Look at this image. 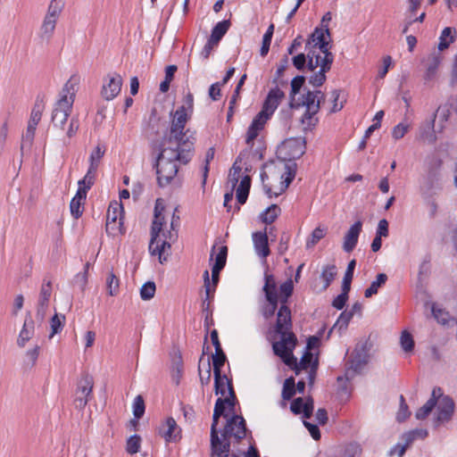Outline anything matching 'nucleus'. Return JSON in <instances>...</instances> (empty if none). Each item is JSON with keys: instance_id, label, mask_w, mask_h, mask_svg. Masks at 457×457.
Segmentation results:
<instances>
[{"instance_id": "obj_1", "label": "nucleus", "mask_w": 457, "mask_h": 457, "mask_svg": "<svg viewBox=\"0 0 457 457\" xmlns=\"http://www.w3.org/2000/svg\"><path fill=\"white\" fill-rule=\"evenodd\" d=\"M187 122L185 108L181 107L171 120L169 134L163 138L154 162L157 182L161 187L168 186L175 179L179 171L178 162L187 164L192 159L195 132L190 129H185Z\"/></svg>"}, {"instance_id": "obj_2", "label": "nucleus", "mask_w": 457, "mask_h": 457, "mask_svg": "<svg viewBox=\"0 0 457 457\" xmlns=\"http://www.w3.org/2000/svg\"><path fill=\"white\" fill-rule=\"evenodd\" d=\"M221 414L213 411L210 431V445L212 457H227L231 445H238L246 437V422L242 415L233 413L227 419L223 429H218Z\"/></svg>"}, {"instance_id": "obj_3", "label": "nucleus", "mask_w": 457, "mask_h": 457, "mask_svg": "<svg viewBox=\"0 0 457 457\" xmlns=\"http://www.w3.org/2000/svg\"><path fill=\"white\" fill-rule=\"evenodd\" d=\"M436 414L434 419V425L436 428L441 424L449 421L454 411V403L448 395H444L441 387H434L432 390L431 397L427 403L419 408L415 413L417 420H425L430 412L436 406Z\"/></svg>"}, {"instance_id": "obj_4", "label": "nucleus", "mask_w": 457, "mask_h": 457, "mask_svg": "<svg viewBox=\"0 0 457 457\" xmlns=\"http://www.w3.org/2000/svg\"><path fill=\"white\" fill-rule=\"evenodd\" d=\"M79 79L76 76H72L64 84L61 93L60 98L54 104L52 112V123L54 128L61 130L65 129V126L72 110L74 103V97L76 89L75 87L78 85Z\"/></svg>"}, {"instance_id": "obj_5", "label": "nucleus", "mask_w": 457, "mask_h": 457, "mask_svg": "<svg viewBox=\"0 0 457 457\" xmlns=\"http://www.w3.org/2000/svg\"><path fill=\"white\" fill-rule=\"evenodd\" d=\"M164 209L165 207L162 204V200L158 198L154 205V220L151 227V240L149 244V252L152 255H158L161 263H162L163 261H166V258L163 257L166 248H170V244L166 240H163L161 245L157 243L156 246H154L156 239L160 237L162 226L165 224V218L162 214Z\"/></svg>"}, {"instance_id": "obj_6", "label": "nucleus", "mask_w": 457, "mask_h": 457, "mask_svg": "<svg viewBox=\"0 0 457 457\" xmlns=\"http://www.w3.org/2000/svg\"><path fill=\"white\" fill-rule=\"evenodd\" d=\"M302 105L306 107V111L303 115L302 122L306 125L308 129L316 126L318 119L315 114L320 108V101L325 99V95L320 90L311 91L308 90L303 95Z\"/></svg>"}, {"instance_id": "obj_7", "label": "nucleus", "mask_w": 457, "mask_h": 457, "mask_svg": "<svg viewBox=\"0 0 457 457\" xmlns=\"http://www.w3.org/2000/svg\"><path fill=\"white\" fill-rule=\"evenodd\" d=\"M292 320H290L289 325L282 324V328L279 329L278 328V320H276L275 332L281 336V340L274 342L272 349L274 353L280 358L289 353V350H294L296 345L297 338L295 333L292 332Z\"/></svg>"}, {"instance_id": "obj_8", "label": "nucleus", "mask_w": 457, "mask_h": 457, "mask_svg": "<svg viewBox=\"0 0 457 457\" xmlns=\"http://www.w3.org/2000/svg\"><path fill=\"white\" fill-rule=\"evenodd\" d=\"M278 291V299H279V308L277 312V320H278V328H282L283 325H289L290 320H292L291 310L287 305L288 299L292 295L294 292V284L291 279H287L284 283H282L279 287Z\"/></svg>"}, {"instance_id": "obj_9", "label": "nucleus", "mask_w": 457, "mask_h": 457, "mask_svg": "<svg viewBox=\"0 0 457 457\" xmlns=\"http://www.w3.org/2000/svg\"><path fill=\"white\" fill-rule=\"evenodd\" d=\"M45 110V96L44 95H38L36 98L34 106L31 111L30 118L29 120V124L27 127V130L24 135H22L21 138V151L23 152V148L26 144L31 145L34 137L35 132L37 124L41 120L42 113Z\"/></svg>"}, {"instance_id": "obj_10", "label": "nucleus", "mask_w": 457, "mask_h": 457, "mask_svg": "<svg viewBox=\"0 0 457 457\" xmlns=\"http://www.w3.org/2000/svg\"><path fill=\"white\" fill-rule=\"evenodd\" d=\"M306 150L303 137H292L285 140L278 149V156L285 161H295L302 157Z\"/></svg>"}, {"instance_id": "obj_11", "label": "nucleus", "mask_w": 457, "mask_h": 457, "mask_svg": "<svg viewBox=\"0 0 457 457\" xmlns=\"http://www.w3.org/2000/svg\"><path fill=\"white\" fill-rule=\"evenodd\" d=\"M94 379L87 372L81 374L77 384L74 404L77 409L82 410L87 404L93 391Z\"/></svg>"}, {"instance_id": "obj_12", "label": "nucleus", "mask_w": 457, "mask_h": 457, "mask_svg": "<svg viewBox=\"0 0 457 457\" xmlns=\"http://www.w3.org/2000/svg\"><path fill=\"white\" fill-rule=\"evenodd\" d=\"M367 361L368 354L365 347H356L346 362L347 368L345 376L337 377V381L340 382L344 379L350 380L355 373H357L367 363Z\"/></svg>"}, {"instance_id": "obj_13", "label": "nucleus", "mask_w": 457, "mask_h": 457, "mask_svg": "<svg viewBox=\"0 0 457 457\" xmlns=\"http://www.w3.org/2000/svg\"><path fill=\"white\" fill-rule=\"evenodd\" d=\"M311 46H315L320 51L325 48H331V33L329 29H319L316 27L305 43V48H310Z\"/></svg>"}, {"instance_id": "obj_14", "label": "nucleus", "mask_w": 457, "mask_h": 457, "mask_svg": "<svg viewBox=\"0 0 457 457\" xmlns=\"http://www.w3.org/2000/svg\"><path fill=\"white\" fill-rule=\"evenodd\" d=\"M271 116L266 113V111H261L253 119L252 123L248 127L245 137V143L249 145H253V140L258 137L259 133L264 129L265 124Z\"/></svg>"}, {"instance_id": "obj_15", "label": "nucleus", "mask_w": 457, "mask_h": 457, "mask_svg": "<svg viewBox=\"0 0 457 457\" xmlns=\"http://www.w3.org/2000/svg\"><path fill=\"white\" fill-rule=\"evenodd\" d=\"M228 256V246L221 245L218 249V253L215 255V262L212 267V282L211 286L213 287L215 292L218 283L220 281V273L224 269L227 262Z\"/></svg>"}, {"instance_id": "obj_16", "label": "nucleus", "mask_w": 457, "mask_h": 457, "mask_svg": "<svg viewBox=\"0 0 457 457\" xmlns=\"http://www.w3.org/2000/svg\"><path fill=\"white\" fill-rule=\"evenodd\" d=\"M181 428L172 417L167 418L165 423L160 428V435L167 443H177L182 438Z\"/></svg>"}, {"instance_id": "obj_17", "label": "nucleus", "mask_w": 457, "mask_h": 457, "mask_svg": "<svg viewBox=\"0 0 457 457\" xmlns=\"http://www.w3.org/2000/svg\"><path fill=\"white\" fill-rule=\"evenodd\" d=\"M314 402L312 396H308L305 400L302 397L295 398L290 405L291 411L295 414L303 413L305 419L312 416Z\"/></svg>"}, {"instance_id": "obj_18", "label": "nucleus", "mask_w": 457, "mask_h": 457, "mask_svg": "<svg viewBox=\"0 0 457 457\" xmlns=\"http://www.w3.org/2000/svg\"><path fill=\"white\" fill-rule=\"evenodd\" d=\"M362 229V221L354 222L344 237L343 249L346 253H351L358 243L359 235Z\"/></svg>"}, {"instance_id": "obj_19", "label": "nucleus", "mask_w": 457, "mask_h": 457, "mask_svg": "<svg viewBox=\"0 0 457 457\" xmlns=\"http://www.w3.org/2000/svg\"><path fill=\"white\" fill-rule=\"evenodd\" d=\"M284 97L285 93L278 86L271 88L267 95L261 111H266V113L271 116Z\"/></svg>"}, {"instance_id": "obj_20", "label": "nucleus", "mask_w": 457, "mask_h": 457, "mask_svg": "<svg viewBox=\"0 0 457 457\" xmlns=\"http://www.w3.org/2000/svg\"><path fill=\"white\" fill-rule=\"evenodd\" d=\"M121 85L122 79L120 75L115 74L112 77H109L108 83H104L103 85L101 91L102 96L107 101L112 100L120 92Z\"/></svg>"}, {"instance_id": "obj_21", "label": "nucleus", "mask_w": 457, "mask_h": 457, "mask_svg": "<svg viewBox=\"0 0 457 457\" xmlns=\"http://www.w3.org/2000/svg\"><path fill=\"white\" fill-rule=\"evenodd\" d=\"M35 333V322L31 317L30 312H28L25 316V320L21 330L17 338V345L19 347L23 348L26 344L32 338Z\"/></svg>"}, {"instance_id": "obj_22", "label": "nucleus", "mask_w": 457, "mask_h": 457, "mask_svg": "<svg viewBox=\"0 0 457 457\" xmlns=\"http://www.w3.org/2000/svg\"><path fill=\"white\" fill-rule=\"evenodd\" d=\"M253 242L254 249L260 256L266 258L270 255L269 238L267 236V228L264 231H256L253 233Z\"/></svg>"}, {"instance_id": "obj_23", "label": "nucleus", "mask_w": 457, "mask_h": 457, "mask_svg": "<svg viewBox=\"0 0 457 457\" xmlns=\"http://www.w3.org/2000/svg\"><path fill=\"white\" fill-rule=\"evenodd\" d=\"M87 194V192H86L85 189L78 188L75 196L71 199L70 210L74 219H79L82 215Z\"/></svg>"}, {"instance_id": "obj_24", "label": "nucleus", "mask_w": 457, "mask_h": 457, "mask_svg": "<svg viewBox=\"0 0 457 457\" xmlns=\"http://www.w3.org/2000/svg\"><path fill=\"white\" fill-rule=\"evenodd\" d=\"M278 297H265V302L261 305L260 312L265 320H270L278 311Z\"/></svg>"}, {"instance_id": "obj_25", "label": "nucleus", "mask_w": 457, "mask_h": 457, "mask_svg": "<svg viewBox=\"0 0 457 457\" xmlns=\"http://www.w3.org/2000/svg\"><path fill=\"white\" fill-rule=\"evenodd\" d=\"M57 21L44 17L43 22L40 26L38 37L42 41L49 42L52 38L56 27Z\"/></svg>"}, {"instance_id": "obj_26", "label": "nucleus", "mask_w": 457, "mask_h": 457, "mask_svg": "<svg viewBox=\"0 0 457 457\" xmlns=\"http://www.w3.org/2000/svg\"><path fill=\"white\" fill-rule=\"evenodd\" d=\"M264 297H278V286L274 275L264 273V285L262 287Z\"/></svg>"}, {"instance_id": "obj_27", "label": "nucleus", "mask_w": 457, "mask_h": 457, "mask_svg": "<svg viewBox=\"0 0 457 457\" xmlns=\"http://www.w3.org/2000/svg\"><path fill=\"white\" fill-rule=\"evenodd\" d=\"M250 187H251V178H250V176L246 175L242 178L240 184L237 189L236 197H237V201L238 204H245V202L248 198Z\"/></svg>"}, {"instance_id": "obj_28", "label": "nucleus", "mask_w": 457, "mask_h": 457, "mask_svg": "<svg viewBox=\"0 0 457 457\" xmlns=\"http://www.w3.org/2000/svg\"><path fill=\"white\" fill-rule=\"evenodd\" d=\"M230 25L231 23L229 20H224L222 21L218 22L212 29V33L210 36L212 42L219 44L221 38L228 30Z\"/></svg>"}, {"instance_id": "obj_29", "label": "nucleus", "mask_w": 457, "mask_h": 457, "mask_svg": "<svg viewBox=\"0 0 457 457\" xmlns=\"http://www.w3.org/2000/svg\"><path fill=\"white\" fill-rule=\"evenodd\" d=\"M337 274V266L335 264H328L322 267L320 278L324 282L323 290H327L334 281Z\"/></svg>"}, {"instance_id": "obj_30", "label": "nucleus", "mask_w": 457, "mask_h": 457, "mask_svg": "<svg viewBox=\"0 0 457 457\" xmlns=\"http://www.w3.org/2000/svg\"><path fill=\"white\" fill-rule=\"evenodd\" d=\"M97 169L98 168L94 164L89 165L85 177L79 181V189H85V191L87 192L91 188L96 180Z\"/></svg>"}, {"instance_id": "obj_31", "label": "nucleus", "mask_w": 457, "mask_h": 457, "mask_svg": "<svg viewBox=\"0 0 457 457\" xmlns=\"http://www.w3.org/2000/svg\"><path fill=\"white\" fill-rule=\"evenodd\" d=\"M79 128V120L78 117H71L69 123L66 124L65 129V137L62 139L63 145L65 146L69 145L71 143V139L76 136Z\"/></svg>"}, {"instance_id": "obj_32", "label": "nucleus", "mask_w": 457, "mask_h": 457, "mask_svg": "<svg viewBox=\"0 0 457 457\" xmlns=\"http://www.w3.org/2000/svg\"><path fill=\"white\" fill-rule=\"evenodd\" d=\"M281 209L278 204H271L260 215L262 221L267 225L273 223L280 214Z\"/></svg>"}, {"instance_id": "obj_33", "label": "nucleus", "mask_w": 457, "mask_h": 457, "mask_svg": "<svg viewBox=\"0 0 457 457\" xmlns=\"http://www.w3.org/2000/svg\"><path fill=\"white\" fill-rule=\"evenodd\" d=\"M386 274L378 273L376 277V280L372 281L370 286L365 290L364 296L366 298H370L373 295H376L378 289L386 284Z\"/></svg>"}, {"instance_id": "obj_34", "label": "nucleus", "mask_w": 457, "mask_h": 457, "mask_svg": "<svg viewBox=\"0 0 457 457\" xmlns=\"http://www.w3.org/2000/svg\"><path fill=\"white\" fill-rule=\"evenodd\" d=\"M305 82V77L303 75L295 76L291 81V91H290V105L292 108L299 107L300 104H294L295 96L300 92Z\"/></svg>"}, {"instance_id": "obj_35", "label": "nucleus", "mask_w": 457, "mask_h": 457, "mask_svg": "<svg viewBox=\"0 0 457 457\" xmlns=\"http://www.w3.org/2000/svg\"><path fill=\"white\" fill-rule=\"evenodd\" d=\"M106 288L108 295L111 296H116L120 292V278L112 270L107 273Z\"/></svg>"}, {"instance_id": "obj_36", "label": "nucleus", "mask_w": 457, "mask_h": 457, "mask_svg": "<svg viewBox=\"0 0 457 457\" xmlns=\"http://www.w3.org/2000/svg\"><path fill=\"white\" fill-rule=\"evenodd\" d=\"M123 207L120 204L117 202L112 203L109 205L107 214H106V221H112L113 223L119 222L120 218H122Z\"/></svg>"}, {"instance_id": "obj_37", "label": "nucleus", "mask_w": 457, "mask_h": 457, "mask_svg": "<svg viewBox=\"0 0 457 457\" xmlns=\"http://www.w3.org/2000/svg\"><path fill=\"white\" fill-rule=\"evenodd\" d=\"M326 234L327 228H325L317 227L316 228H314L311 236L306 240V248H313L319 243L320 240L325 237Z\"/></svg>"}, {"instance_id": "obj_38", "label": "nucleus", "mask_w": 457, "mask_h": 457, "mask_svg": "<svg viewBox=\"0 0 457 457\" xmlns=\"http://www.w3.org/2000/svg\"><path fill=\"white\" fill-rule=\"evenodd\" d=\"M63 5L64 4L62 0H51L45 17L58 21V18L63 9Z\"/></svg>"}, {"instance_id": "obj_39", "label": "nucleus", "mask_w": 457, "mask_h": 457, "mask_svg": "<svg viewBox=\"0 0 457 457\" xmlns=\"http://www.w3.org/2000/svg\"><path fill=\"white\" fill-rule=\"evenodd\" d=\"M51 295H52V282L50 280L46 281V279H44L43 284L41 286L37 303H40V305H44V304L49 305Z\"/></svg>"}, {"instance_id": "obj_40", "label": "nucleus", "mask_w": 457, "mask_h": 457, "mask_svg": "<svg viewBox=\"0 0 457 457\" xmlns=\"http://www.w3.org/2000/svg\"><path fill=\"white\" fill-rule=\"evenodd\" d=\"M273 32L274 24H270L262 37V46L260 49V54L262 57L266 56L270 51Z\"/></svg>"}, {"instance_id": "obj_41", "label": "nucleus", "mask_w": 457, "mask_h": 457, "mask_svg": "<svg viewBox=\"0 0 457 457\" xmlns=\"http://www.w3.org/2000/svg\"><path fill=\"white\" fill-rule=\"evenodd\" d=\"M356 266V260L353 259L348 262L345 276L342 281V288L351 290V284L353 278L354 269Z\"/></svg>"}, {"instance_id": "obj_42", "label": "nucleus", "mask_w": 457, "mask_h": 457, "mask_svg": "<svg viewBox=\"0 0 457 457\" xmlns=\"http://www.w3.org/2000/svg\"><path fill=\"white\" fill-rule=\"evenodd\" d=\"M454 41V37L452 35V28L446 27L443 29L439 37L438 49L444 51Z\"/></svg>"}, {"instance_id": "obj_43", "label": "nucleus", "mask_w": 457, "mask_h": 457, "mask_svg": "<svg viewBox=\"0 0 457 457\" xmlns=\"http://www.w3.org/2000/svg\"><path fill=\"white\" fill-rule=\"evenodd\" d=\"M430 272H431V254L427 253L423 257V259L419 266V272H418L419 279L422 280L423 278H428L429 276Z\"/></svg>"}, {"instance_id": "obj_44", "label": "nucleus", "mask_w": 457, "mask_h": 457, "mask_svg": "<svg viewBox=\"0 0 457 457\" xmlns=\"http://www.w3.org/2000/svg\"><path fill=\"white\" fill-rule=\"evenodd\" d=\"M64 321H65L64 315H59V314L55 313L52 317V319L50 320L51 334L49 336V338H52L55 334H58L62 330Z\"/></svg>"}, {"instance_id": "obj_45", "label": "nucleus", "mask_w": 457, "mask_h": 457, "mask_svg": "<svg viewBox=\"0 0 457 457\" xmlns=\"http://www.w3.org/2000/svg\"><path fill=\"white\" fill-rule=\"evenodd\" d=\"M353 316L352 315L351 312H348V310H345L343 312H341L338 319L337 320L335 325L330 329L329 334L331 333V331L333 329H335L337 328H338L339 331L346 329L348 327V324H349L350 320L353 319Z\"/></svg>"}, {"instance_id": "obj_46", "label": "nucleus", "mask_w": 457, "mask_h": 457, "mask_svg": "<svg viewBox=\"0 0 457 457\" xmlns=\"http://www.w3.org/2000/svg\"><path fill=\"white\" fill-rule=\"evenodd\" d=\"M288 56L287 54L284 55L283 58L280 60L279 62V64L278 66V69H277V71H276V74H275V78L273 79V83H277V84H280L281 86H287V82L281 79L280 81H278L281 77L283 76L284 74V71L287 70V66H288Z\"/></svg>"}, {"instance_id": "obj_47", "label": "nucleus", "mask_w": 457, "mask_h": 457, "mask_svg": "<svg viewBox=\"0 0 457 457\" xmlns=\"http://www.w3.org/2000/svg\"><path fill=\"white\" fill-rule=\"evenodd\" d=\"M295 394V382L294 377L287 378L283 385L282 398L290 400Z\"/></svg>"}, {"instance_id": "obj_48", "label": "nucleus", "mask_w": 457, "mask_h": 457, "mask_svg": "<svg viewBox=\"0 0 457 457\" xmlns=\"http://www.w3.org/2000/svg\"><path fill=\"white\" fill-rule=\"evenodd\" d=\"M320 53L324 54L320 60V69L323 71H329L334 62V54L330 52V48L322 49Z\"/></svg>"}, {"instance_id": "obj_49", "label": "nucleus", "mask_w": 457, "mask_h": 457, "mask_svg": "<svg viewBox=\"0 0 457 457\" xmlns=\"http://www.w3.org/2000/svg\"><path fill=\"white\" fill-rule=\"evenodd\" d=\"M156 287L154 282L147 281L140 288V297L142 300L148 301L154 296Z\"/></svg>"}, {"instance_id": "obj_50", "label": "nucleus", "mask_w": 457, "mask_h": 457, "mask_svg": "<svg viewBox=\"0 0 457 457\" xmlns=\"http://www.w3.org/2000/svg\"><path fill=\"white\" fill-rule=\"evenodd\" d=\"M241 154L237 158L228 174V182L231 183V188H235L240 179L242 168L237 165Z\"/></svg>"}, {"instance_id": "obj_51", "label": "nucleus", "mask_w": 457, "mask_h": 457, "mask_svg": "<svg viewBox=\"0 0 457 457\" xmlns=\"http://www.w3.org/2000/svg\"><path fill=\"white\" fill-rule=\"evenodd\" d=\"M212 359L214 377L216 378V380H218L220 374H221V368L227 361V357L225 353H221L220 355H212Z\"/></svg>"}, {"instance_id": "obj_52", "label": "nucleus", "mask_w": 457, "mask_h": 457, "mask_svg": "<svg viewBox=\"0 0 457 457\" xmlns=\"http://www.w3.org/2000/svg\"><path fill=\"white\" fill-rule=\"evenodd\" d=\"M141 446V437L138 435H133L127 440L126 451L129 454H135L139 452Z\"/></svg>"}, {"instance_id": "obj_53", "label": "nucleus", "mask_w": 457, "mask_h": 457, "mask_svg": "<svg viewBox=\"0 0 457 457\" xmlns=\"http://www.w3.org/2000/svg\"><path fill=\"white\" fill-rule=\"evenodd\" d=\"M432 314L438 323L446 325L450 320V314L444 309L438 308L436 304L432 306Z\"/></svg>"}, {"instance_id": "obj_54", "label": "nucleus", "mask_w": 457, "mask_h": 457, "mask_svg": "<svg viewBox=\"0 0 457 457\" xmlns=\"http://www.w3.org/2000/svg\"><path fill=\"white\" fill-rule=\"evenodd\" d=\"M401 346L405 352H411L414 348V340L411 334L406 330L402 332L400 337Z\"/></svg>"}, {"instance_id": "obj_55", "label": "nucleus", "mask_w": 457, "mask_h": 457, "mask_svg": "<svg viewBox=\"0 0 457 457\" xmlns=\"http://www.w3.org/2000/svg\"><path fill=\"white\" fill-rule=\"evenodd\" d=\"M439 63L440 62L438 58L433 57L432 61L428 65L426 72L424 74V79L426 81H430L436 78Z\"/></svg>"}, {"instance_id": "obj_56", "label": "nucleus", "mask_w": 457, "mask_h": 457, "mask_svg": "<svg viewBox=\"0 0 457 457\" xmlns=\"http://www.w3.org/2000/svg\"><path fill=\"white\" fill-rule=\"evenodd\" d=\"M228 380H230L226 375L220 374L219 379L214 377V389L216 395H224L226 387L228 388Z\"/></svg>"}, {"instance_id": "obj_57", "label": "nucleus", "mask_w": 457, "mask_h": 457, "mask_svg": "<svg viewBox=\"0 0 457 457\" xmlns=\"http://www.w3.org/2000/svg\"><path fill=\"white\" fill-rule=\"evenodd\" d=\"M145 406L141 395L136 396L133 403V414L136 419H141L145 413Z\"/></svg>"}, {"instance_id": "obj_58", "label": "nucleus", "mask_w": 457, "mask_h": 457, "mask_svg": "<svg viewBox=\"0 0 457 457\" xmlns=\"http://www.w3.org/2000/svg\"><path fill=\"white\" fill-rule=\"evenodd\" d=\"M228 396L226 398H223V400H227L226 405H228L230 411L234 412L235 406L237 403V399L236 396V393L234 391L232 380H228Z\"/></svg>"}, {"instance_id": "obj_59", "label": "nucleus", "mask_w": 457, "mask_h": 457, "mask_svg": "<svg viewBox=\"0 0 457 457\" xmlns=\"http://www.w3.org/2000/svg\"><path fill=\"white\" fill-rule=\"evenodd\" d=\"M350 290L342 288L341 294H339L336 298H334L332 302V306L336 308L337 310H342L348 300V295Z\"/></svg>"}, {"instance_id": "obj_60", "label": "nucleus", "mask_w": 457, "mask_h": 457, "mask_svg": "<svg viewBox=\"0 0 457 457\" xmlns=\"http://www.w3.org/2000/svg\"><path fill=\"white\" fill-rule=\"evenodd\" d=\"M295 169H296L295 162H293L292 164L286 165L287 171L285 173L286 177L284 179L285 185L281 188V192H283L286 188H287L288 186L291 184V182L294 180V179L295 177V172H296Z\"/></svg>"}, {"instance_id": "obj_61", "label": "nucleus", "mask_w": 457, "mask_h": 457, "mask_svg": "<svg viewBox=\"0 0 457 457\" xmlns=\"http://www.w3.org/2000/svg\"><path fill=\"white\" fill-rule=\"evenodd\" d=\"M40 353V346L35 345L32 349H29L26 352L27 361L25 364L29 367H34L37 363V358Z\"/></svg>"}, {"instance_id": "obj_62", "label": "nucleus", "mask_w": 457, "mask_h": 457, "mask_svg": "<svg viewBox=\"0 0 457 457\" xmlns=\"http://www.w3.org/2000/svg\"><path fill=\"white\" fill-rule=\"evenodd\" d=\"M328 71H323L322 69H320L318 72H315L309 78V83L315 87H319L324 84L326 81V73Z\"/></svg>"}, {"instance_id": "obj_63", "label": "nucleus", "mask_w": 457, "mask_h": 457, "mask_svg": "<svg viewBox=\"0 0 457 457\" xmlns=\"http://www.w3.org/2000/svg\"><path fill=\"white\" fill-rule=\"evenodd\" d=\"M156 111L154 110L149 117V122H148V133L151 136H157L159 134V118L156 116Z\"/></svg>"}, {"instance_id": "obj_64", "label": "nucleus", "mask_w": 457, "mask_h": 457, "mask_svg": "<svg viewBox=\"0 0 457 457\" xmlns=\"http://www.w3.org/2000/svg\"><path fill=\"white\" fill-rule=\"evenodd\" d=\"M361 453V449L358 445L350 444L345 448L342 457H360Z\"/></svg>"}]
</instances>
